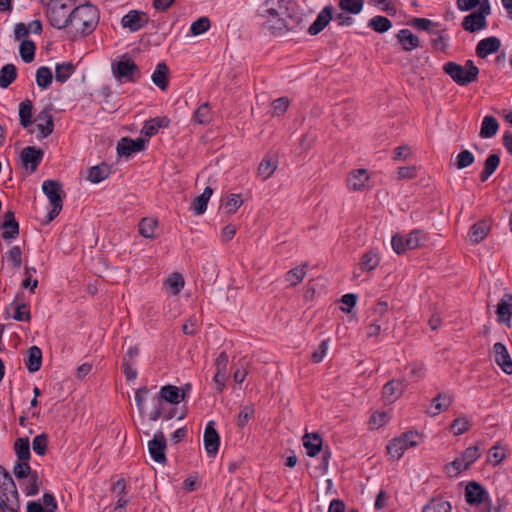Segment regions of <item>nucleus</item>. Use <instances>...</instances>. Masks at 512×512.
I'll use <instances>...</instances> for the list:
<instances>
[{
    "instance_id": "nucleus-1",
    "label": "nucleus",
    "mask_w": 512,
    "mask_h": 512,
    "mask_svg": "<svg viewBox=\"0 0 512 512\" xmlns=\"http://www.w3.org/2000/svg\"><path fill=\"white\" fill-rule=\"evenodd\" d=\"M98 10L91 4L73 8L67 25V33L72 38L82 37L94 31L98 24Z\"/></svg>"
},
{
    "instance_id": "nucleus-2",
    "label": "nucleus",
    "mask_w": 512,
    "mask_h": 512,
    "mask_svg": "<svg viewBox=\"0 0 512 512\" xmlns=\"http://www.w3.org/2000/svg\"><path fill=\"white\" fill-rule=\"evenodd\" d=\"M291 0H265L262 15L267 18L266 28L274 35H283L288 31L287 17H290Z\"/></svg>"
},
{
    "instance_id": "nucleus-3",
    "label": "nucleus",
    "mask_w": 512,
    "mask_h": 512,
    "mask_svg": "<svg viewBox=\"0 0 512 512\" xmlns=\"http://www.w3.org/2000/svg\"><path fill=\"white\" fill-rule=\"evenodd\" d=\"M19 509V496L14 480L0 465V512H18Z\"/></svg>"
},
{
    "instance_id": "nucleus-4",
    "label": "nucleus",
    "mask_w": 512,
    "mask_h": 512,
    "mask_svg": "<svg viewBox=\"0 0 512 512\" xmlns=\"http://www.w3.org/2000/svg\"><path fill=\"white\" fill-rule=\"evenodd\" d=\"M76 0H50L47 4L49 23L57 29H66Z\"/></svg>"
},
{
    "instance_id": "nucleus-5",
    "label": "nucleus",
    "mask_w": 512,
    "mask_h": 512,
    "mask_svg": "<svg viewBox=\"0 0 512 512\" xmlns=\"http://www.w3.org/2000/svg\"><path fill=\"white\" fill-rule=\"evenodd\" d=\"M443 71L460 86L476 81L479 74V69L472 60H467L464 66L456 62H447L443 66Z\"/></svg>"
},
{
    "instance_id": "nucleus-6",
    "label": "nucleus",
    "mask_w": 512,
    "mask_h": 512,
    "mask_svg": "<svg viewBox=\"0 0 512 512\" xmlns=\"http://www.w3.org/2000/svg\"><path fill=\"white\" fill-rule=\"evenodd\" d=\"M427 241V235L422 230H413L406 236L396 234L392 237L391 244L397 254H403L406 250L422 247Z\"/></svg>"
},
{
    "instance_id": "nucleus-7",
    "label": "nucleus",
    "mask_w": 512,
    "mask_h": 512,
    "mask_svg": "<svg viewBox=\"0 0 512 512\" xmlns=\"http://www.w3.org/2000/svg\"><path fill=\"white\" fill-rule=\"evenodd\" d=\"M42 190L52 206L47 214V222H50L54 220L62 210V185L55 180H45L42 184Z\"/></svg>"
},
{
    "instance_id": "nucleus-8",
    "label": "nucleus",
    "mask_w": 512,
    "mask_h": 512,
    "mask_svg": "<svg viewBox=\"0 0 512 512\" xmlns=\"http://www.w3.org/2000/svg\"><path fill=\"white\" fill-rule=\"evenodd\" d=\"M418 433L409 431L403 433L400 437L392 439L387 445V454L390 459L398 460L402 457L405 450L418 445Z\"/></svg>"
},
{
    "instance_id": "nucleus-9",
    "label": "nucleus",
    "mask_w": 512,
    "mask_h": 512,
    "mask_svg": "<svg viewBox=\"0 0 512 512\" xmlns=\"http://www.w3.org/2000/svg\"><path fill=\"white\" fill-rule=\"evenodd\" d=\"M112 71L114 77L120 82H134L135 75L139 77V68L133 60L123 57L116 63H112Z\"/></svg>"
},
{
    "instance_id": "nucleus-10",
    "label": "nucleus",
    "mask_w": 512,
    "mask_h": 512,
    "mask_svg": "<svg viewBox=\"0 0 512 512\" xmlns=\"http://www.w3.org/2000/svg\"><path fill=\"white\" fill-rule=\"evenodd\" d=\"M491 8L490 4L485 5L483 8H479L476 11L471 12L464 17L462 21V27L465 31L474 33L486 27V17L490 15Z\"/></svg>"
},
{
    "instance_id": "nucleus-11",
    "label": "nucleus",
    "mask_w": 512,
    "mask_h": 512,
    "mask_svg": "<svg viewBox=\"0 0 512 512\" xmlns=\"http://www.w3.org/2000/svg\"><path fill=\"white\" fill-rule=\"evenodd\" d=\"M148 450L151 458L157 463L166 461V438L162 432H157L153 439L148 442Z\"/></svg>"
},
{
    "instance_id": "nucleus-12",
    "label": "nucleus",
    "mask_w": 512,
    "mask_h": 512,
    "mask_svg": "<svg viewBox=\"0 0 512 512\" xmlns=\"http://www.w3.org/2000/svg\"><path fill=\"white\" fill-rule=\"evenodd\" d=\"M492 353L494 361L501 370L507 375L512 374V359L506 346L501 342H497L493 345Z\"/></svg>"
},
{
    "instance_id": "nucleus-13",
    "label": "nucleus",
    "mask_w": 512,
    "mask_h": 512,
    "mask_svg": "<svg viewBox=\"0 0 512 512\" xmlns=\"http://www.w3.org/2000/svg\"><path fill=\"white\" fill-rule=\"evenodd\" d=\"M43 151L34 146L25 147L20 154L22 166L26 169L30 168L32 172L36 171L38 165L43 158Z\"/></svg>"
},
{
    "instance_id": "nucleus-14",
    "label": "nucleus",
    "mask_w": 512,
    "mask_h": 512,
    "mask_svg": "<svg viewBox=\"0 0 512 512\" xmlns=\"http://www.w3.org/2000/svg\"><path fill=\"white\" fill-rule=\"evenodd\" d=\"M147 139L137 138L132 140L130 138H122L117 144V152L120 156L129 157L133 153L144 150Z\"/></svg>"
},
{
    "instance_id": "nucleus-15",
    "label": "nucleus",
    "mask_w": 512,
    "mask_h": 512,
    "mask_svg": "<svg viewBox=\"0 0 512 512\" xmlns=\"http://www.w3.org/2000/svg\"><path fill=\"white\" fill-rule=\"evenodd\" d=\"M203 441L207 454L210 457H214L219 449L220 437L215 430L212 421L206 425Z\"/></svg>"
},
{
    "instance_id": "nucleus-16",
    "label": "nucleus",
    "mask_w": 512,
    "mask_h": 512,
    "mask_svg": "<svg viewBox=\"0 0 512 512\" xmlns=\"http://www.w3.org/2000/svg\"><path fill=\"white\" fill-rule=\"evenodd\" d=\"M148 22V17L144 12L132 10L123 16L121 24L124 28H129L130 31L135 32L141 29Z\"/></svg>"
},
{
    "instance_id": "nucleus-17",
    "label": "nucleus",
    "mask_w": 512,
    "mask_h": 512,
    "mask_svg": "<svg viewBox=\"0 0 512 512\" xmlns=\"http://www.w3.org/2000/svg\"><path fill=\"white\" fill-rule=\"evenodd\" d=\"M496 314L499 323L510 325L512 318V294L506 293L503 295L497 304Z\"/></svg>"
},
{
    "instance_id": "nucleus-18",
    "label": "nucleus",
    "mask_w": 512,
    "mask_h": 512,
    "mask_svg": "<svg viewBox=\"0 0 512 512\" xmlns=\"http://www.w3.org/2000/svg\"><path fill=\"white\" fill-rule=\"evenodd\" d=\"M500 39L495 36H490L480 40L476 46V55L479 58H486L488 55L497 52L500 49Z\"/></svg>"
},
{
    "instance_id": "nucleus-19",
    "label": "nucleus",
    "mask_w": 512,
    "mask_h": 512,
    "mask_svg": "<svg viewBox=\"0 0 512 512\" xmlns=\"http://www.w3.org/2000/svg\"><path fill=\"white\" fill-rule=\"evenodd\" d=\"M333 8L331 6L324 7L317 15L316 20L311 24L308 29L310 35H317L320 33L333 19Z\"/></svg>"
},
{
    "instance_id": "nucleus-20",
    "label": "nucleus",
    "mask_w": 512,
    "mask_h": 512,
    "mask_svg": "<svg viewBox=\"0 0 512 512\" xmlns=\"http://www.w3.org/2000/svg\"><path fill=\"white\" fill-rule=\"evenodd\" d=\"M185 398V392L180 393V388L173 385H166L160 389L158 402L166 401L170 404H179Z\"/></svg>"
},
{
    "instance_id": "nucleus-21",
    "label": "nucleus",
    "mask_w": 512,
    "mask_h": 512,
    "mask_svg": "<svg viewBox=\"0 0 512 512\" xmlns=\"http://www.w3.org/2000/svg\"><path fill=\"white\" fill-rule=\"evenodd\" d=\"M369 175L365 169L352 171L347 178V187L352 191H361L365 189Z\"/></svg>"
},
{
    "instance_id": "nucleus-22",
    "label": "nucleus",
    "mask_w": 512,
    "mask_h": 512,
    "mask_svg": "<svg viewBox=\"0 0 512 512\" xmlns=\"http://www.w3.org/2000/svg\"><path fill=\"white\" fill-rule=\"evenodd\" d=\"M35 121L38 122L37 128L40 131V138H46L53 132L54 121L48 109L39 112Z\"/></svg>"
},
{
    "instance_id": "nucleus-23",
    "label": "nucleus",
    "mask_w": 512,
    "mask_h": 512,
    "mask_svg": "<svg viewBox=\"0 0 512 512\" xmlns=\"http://www.w3.org/2000/svg\"><path fill=\"white\" fill-rule=\"evenodd\" d=\"M404 384L401 380H391L387 382L382 390L383 398L390 403L396 401L404 392Z\"/></svg>"
},
{
    "instance_id": "nucleus-24",
    "label": "nucleus",
    "mask_w": 512,
    "mask_h": 512,
    "mask_svg": "<svg viewBox=\"0 0 512 512\" xmlns=\"http://www.w3.org/2000/svg\"><path fill=\"white\" fill-rule=\"evenodd\" d=\"M486 491L477 482H470L465 489V499L470 505H477L484 501Z\"/></svg>"
},
{
    "instance_id": "nucleus-25",
    "label": "nucleus",
    "mask_w": 512,
    "mask_h": 512,
    "mask_svg": "<svg viewBox=\"0 0 512 512\" xmlns=\"http://www.w3.org/2000/svg\"><path fill=\"white\" fill-rule=\"evenodd\" d=\"M26 368L30 373L37 372L41 368L42 364V351L37 346H32L27 350L26 357L24 359Z\"/></svg>"
},
{
    "instance_id": "nucleus-26",
    "label": "nucleus",
    "mask_w": 512,
    "mask_h": 512,
    "mask_svg": "<svg viewBox=\"0 0 512 512\" xmlns=\"http://www.w3.org/2000/svg\"><path fill=\"white\" fill-rule=\"evenodd\" d=\"M0 227L3 229L2 236L4 239H12L18 235L19 225L12 211L5 212L4 221Z\"/></svg>"
},
{
    "instance_id": "nucleus-27",
    "label": "nucleus",
    "mask_w": 512,
    "mask_h": 512,
    "mask_svg": "<svg viewBox=\"0 0 512 512\" xmlns=\"http://www.w3.org/2000/svg\"><path fill=\"white\" fill-rule=\"evenodd\" d=\"M278 167L277 157H271L269 155L265 156L263 160L260 162L257 175L262 178V180L269 179Z\"/></svg>"
},
{
    "instance_id": "nucleus-28",
    "label": "nucleus",
    "mask_w": 512,
    "mask_h": 512,
    "mask_svg": "<svg viewBox=\"0 0 512 512\" xmlns=\"http://www.w3.org/2000/svg\"><path fill=\"white\" fill-rule=\"evenodd\" d=\"M397 39L405 51H412L420 45L419 38L409 29L400 30L397 34Z\"/></svg>"
},
{
    "instance_id": "nucleus-29",
    "label": "nucleus",
    "mask_w": 512,
    "mask_h": 512,
    "mask_svg": "<svg viewBox=\"0 0 512 512\" xmlns=\"http://www.w3.org/2000/svg\"><path fill=\"white\" fill-rule=\"evenodd\" d=\"M18 115L23 128L27 129L32 125L33 103L30 99H26L19 104Z\"/></svg>"
},
{
    "instance_id": "nucleus-30",
    "label": "nucleus",
    "mask_w": 512,
    "mask_h": 512,
    "mask_svg": "<svg viewBox=\"0 0 512 512\" xmlns=\"http://www.w3.org/2000/svg\"><path fill=\"white\" fill-rule=\"evenodd\" d=\"M303 445L310 457L316 456L322 448V439L318 434H305L303 437Z\"/></svg>"
},
{
    "instance_id": "nucleus-31",
    "label": "nucleus",
    "mask_w": 512,
    "mask_h": 512,
    "mask_svg": "<svg viewBox=\"0 0 512 512\" xmlns=\"http://www.w3.org/2000/svg\"><path fill=\"white\" fill-rule=\"evenodd\" d=\"M168 72L169 69L167 65L164 62H160L157 64L156 69L152 74L153 83L163 91L168 87Z\"/></svg>"
},
{
    "instance_id": "nucleus-32",
    "label": "nucleus",
    "mask_w": 512,
    "mask_h": 512,
    "mask_svg": "<svg viewBox=\"0 0 512 512\" xmlns=\"http://www.w3.org/2000/svg\"><path fill=\"white\" fill-rule=\"evenodd\" d=\"M212 194L213 189L211 187H206L203 193L196 197L192 202L191 210L194 211L196 215L203 214L207 209V204Z\"/></svg>"
},
{
    "instance_id": "nucleus-33",
    "label": "nucleus",
    "mask_w": 512,
    "mask_h": 512,
    "mask_svg": "<svg viewBox=\"0 0 512 512\" xmlns=\"http://www.w3.org/2000/svg\"><path fill=\"white\" fill-rule=\"evenodd\" d=\"M453 397L446 393H439L433 400L432 406L429 413L432 416L438 415L441 411L448 409V407L452 404Z\"/></svg>"
},
{
    "instance_id": "nucleus-34",
    "label": "nucleus",
    "mask_w": 512,
    "mask_h": 512,
    "mask_svg": "<svg viewBox=\"0 0 512 512\" xmlns=\"http://www.w3.org/2000/svg\"><path fill=\"white\" fill-rule=\"evenodd\" d=\"M163 285L172 295H178L183 289L185 281L180 273L174 272L165 279Z\"/></svg>"
},
{
    "instance_id": "nucleus-35",
    "label": "nucleus",
    "mask_w": 512,
    "mask_h": 512,
    "mask_svg": "<svg viewBox=\"0 0 512 512\" xmlns=\"http://www.w3.org/2000/svg\"><path fill=\"white\" fill-rule=\"evenodd\" d=\"M110 174V167L106 164H100L89 168L87 179L91 183H99L105 180Z\"/></svg>"
},
{
    "instance_id": "nucleus-36",
    "label": "nucleus",
    "mask_w": 512,
    "mask_h": 512,
    "mask_svg": "<svg viewBox=\"0 0 512 512\" xmlns=\"http://www.w3.org/2000/svg\"><path fill=\"white\" fill-rule=\"evenodd\" d=\"M489 224L486 221H479L475 223L469 232V240L473 243L482 241L489 232Z\"/></svg>"
},
{
    "instance_id": "nucleus-37",
    "label": "nucleus",
    "mask_w": 512,
    "mask_h": 512,
    "mask_svg": "<svg viewBox=\"0 0 512 512\" xmlns=\"http://www.w3.org/2000/svg\"><path fill=\"white\" fill-rule=\"evenodd\" d=\"M112 492L116 497H118L115 509L124 508L129 503V500L124 497L127 494L126 482L124 479H119L113 484Z\"/></svg>"
},
{
    "instance_id": "nucleus-38",
    "label": "nucleus",
    "mask_w": 512,
    "mask_h": 512,
    "mask_svg": "<svg viewBox=\"0 0 512 512\" xmlns=\"http://www.w3.org/2000/svg\"><path fill=\"white\" fill-rule=\"evenodd\" d=\"M498 128L499 124L493 116H485L481 124L480 137L491 138L497 133Z\"/></svg>"
},
{
    "instance_id": "nucleus-39",
    "label": "nucleus",
    "mask_w": 512,
    "mask_h": 512,
    "mask_svg": "<svg viewBox=\"0 0 512 512\" xmlns=\"http://www.w3.org/2000/svg\"><path fill=\"white\" fill-rule=\"evenodd\" d=\"M500 158L497 154H490L484 162V168L480 173L481 181L485 182L498 168Z\"/></svg>"
},
{
    "instance_id": "nucleus-40",
    "label": "nucleus",
    "mask_w": 512,
    "mask_h": 512,
    "mask_svg": "<svg viewBox=\"0 0 512 512\" xmlns=\"http://www.w3.org/2000/svg\"><path fill=\"white\" fill-rule=\"evenodd\" d=\"M169 121L166 118H154L145 123L141 130V134L146 137L155 135L161 127H166Z\"/></svg>"
},
{
    "instance_id": "nucleus-41",
    "label": "nucleus",
    "mask_w": 512,
    "mask_h": 512,
    "mask_svg": "<svg viewBox=\"0 0 512 512\" xmlns=\"http://www.w3.org/2000/svg\"><path fill=\"white\" fill-rule=\"evenodd\" d=\"M15 454L20 461H29L30 443L27 437L18 438L14 443Z\"/></svg>"
},
{
    "instance_id": "nucleus-42",
    "label": "nucleus",
    "mask_w": 512,
    "mask_h": 512,
    "mask_svg": "<svg viewBox=\"0 0 512 512\" xmlns=\"http://www.w3.org/2000/svg\"><path fill=\"white\" fill-rule=\"evenodd\" d=\"M451 504L442 498L431 499L424 507L422 512H451Z\"/></svg>"
},
{
    "instance_id": "nucleus-43",
    "label": "nucleus",
    "mask_w": 512,
    "mask_h": 512,
    "mask_svg": "<svg viewBox=\"0 0 512 512\" xmlns=\"http://www.w3.org/2000/svg\"><path fill=\"white\" fill-rule=\"evenodd\" d=\"M379 262L380 258L378 254L370 250L362 256L359 266L362 271H372L379 265Z\"/></svg>"
},
{
    "instance_id": "nucleus-44",
    "label": "nucleus",
    "mask_w": 512,
    "mask_h": 512,
    "mask_svg": "<svg viewBox=\"0 0 512 512\" xmlns=\"http://www.w3.org/2000/svg\"><path fill=\"white\" fill-rule=\"evenodd\" d=\"M306 268L307 264L305 263L300 267L289 270L285 275L286 282H288L290 286L298 285L306 276Z\"/></svg>"
},
{
    "instance_id": "nucleus-45",
    "label": "nucleus",
    "mask_w": 512,
    "mask_h": 512,
    "mask_svg": "<svg viewBox=\"0 0 512 512\" xmlns=\"http://www.w3.org/2000/svg\"><path fill=\"white\" fill-rule=\"evenodd\" d=\"M157 220L154 218H143L139 224V233L141 236L149 239L155 237V229L157 227Z\"/></svg>"
},
{
    "instance_id": "nucleus-46",
    "label": "nucleus",
    "mask_w": 512,
    "mask_h": 512,
    "mask_svg": "<svg viewBox=\"0 0 512 512\" xmlns=\"http://www.w3.org/2000/svg\"><path fill=\"white\" fill-rule=\"evenodd\" d=\"M193 120L198 124H208L212 120L211 109L208 102L203 103L196 109Z\"/></svg>"
},
{
    "instance_id": "nucleus-47",
    "label": "nucleus",
    "mask_w": 512,
    "mask_h": 512,
    "mask_svg": "<svg viewBox=\"0 0 512 512\" xmlns=\"http://www.w3.org/2000/svg\"><path fill=\"white\" fill-rule=\"evenodd\" d=\"M35 43L31 40H22L19 47V52L22 60L25 63H30L35 57Z\"/></svg>"
},
{
    "instance_id": "nucleus-48",
    "label": "nucleus",
    "mask_w": 512,
    "mask_h": 512,
    "mask_svg": "<svg viewBox=\"0 0 512 512\" xmlns=\"http://www.w3.org/2000/svg\"><path fill=\"white\" fill-rule=\"evenodd\" d=\"M16 67L13 64H7L0 71V87L7 88L16 78Z\"/></svg>"
},
{
    "instance_id": "nucleus-49",
    "label": "nucleus",
    "mask_w": 512,
    "mask_h": 512,
    "mask_svg": "<svg viewBox=\"0 0 512 512\" xmlns=\"http://www.w3.org/2000/svg\"><path fill=\"white\" fill-rule=\"evenodd\" d=\"M74 66L72 63L64 62L55 67V79L57 82L64 83L73 74Z\"/></svg>"
},
{
    "instance_id": "nucleus-50",
    "label": "nucleus",
    "mask_w": 512,
    "mask_h": 512,
    "mask_svg": "<svg viewBox=\"0 0 512 512\" xmlns=\"http://www.w3.org/2000/svg\"><path fill=\"white\" fill-rule=\"evenodd\" d=\"M52 79L53 75L48 67L42 66L36 71V83L41 89L48 88L52 82Z\"/></svg>"
},
{
    "instance_id": "nucleus-51",
    "label": "nucleus",
    "mask_w": 512,
    "mask_h": 512,
    "mask_svg": "<svg viewBox=\"0 0 512 512\" xmlns=\"http://www.w3.org/2000/svg\"><path fill=\"white\" fill-rule=\"evenodd\" d=\"M339 7L342 11L349 14H359L363 9L362 0H339Z\"/></svg>"
},
{
    "instance_id": "nucleus-52",
    "label": "nucleus",
    "mask_w": 512,
    "mask_h": 512,
    "mask_svg": "<svg viewBox=\"0 0 512 512\" xmlns=\"http://www.w3.org/2000/svg\"><path fill=\"white\" fill-rule=\"evenodd\" d=\"M369 27H371L374 31L378 32V33H384L386 31H388L391 26H392V23L391 21L386 18V17H383V16H374L373 18L370 19L369 21Z\"/></svg>"
},
{
    "instance_id": "nucleus-53",
    "label": "nucleus",
    "mask_w": 512,
    "mask_h": 512,
    "mask_svg": "<svg viewBox=\"0 0 512 512\" xmlns=\"http://www.w3.org/2000/svg\"><path fill=\"white\" fill-rule=\"evenodd\" d=\"M210 28V20L208 17H200L191 24L190 32L193 36L205 33Z\"/></svg>"
},
{
    "instance_id": "nucleus-54",
    "label": "nucleus",
    "mask_w": 512,
    "mask_h": 512,
    "mask_svg": "<svg viewBox=\"0 0 512 512\" xmlns=\"http://www.w3.org/2000/svg\"><path fill=\"white\" fill-rule=\"evenodd\" d=\"M475 160L472 152L463 150L456 156L455 166L457 169H464L470 166Z\"/></svg>"
},
{
    "instance_id": "nucleus-55",
    "label": "nucleus",
    "mask_w": 512,
    "mask_h": 512,
    "mask_svg": "<svg viewBox=\"0 0 512 512\" xmlns=\"http://www.w3.org/2000/svg\"><path fill=\"white\" fill-rule=\"evenodd\" d=\"M48 437L45 433L37 435L32 441V448L38 455H44L47 451Z\"/></svg>"
},
{
    "instance_id": "nucleus-56",
    "label": "nucleus",
    "mask_w": 512,
    "mask_h": 512,
    "mask_svg": "<svg viewBox=\"0 0 512 512\" xmlns=\"http://www.w3.org/2000/svg\"><path fill=\"white\" fill-rule=\"evenodd\" d=\"M469 420L466 417H458L451 423L450 430L454 435H461L468 431Z\"/></svg>"
},
{
    "instance_id": "nucleus-57",
    "label": "nucleus",
    "mask_w": 512,
    "mask_h": 512,
    "mask_svg": "<svg viewBox=\"0 0 512 512\" xmlns=\"http://www.w3.org/2000/svg\"><path fill=\"white\" fill-rule=\"evenodd\" d=\"M13 473L18 479L28 478L33 472L28 461H18L13 467Z\"/></svg>"
},
{
    "instance_id": "nucleus-58",
    "label": "nucleus",
    "mask_w": 512,
    "mask_h": 512,
    "mask_svg": "<svg viewBox=\"0 0 512 512\" xmlns=\"http://www.w3.org/2000/svg\"><path fill=\"white\" fill-rule=\"evenodd\" d=\"M487 4H489V0H457V7L461 11H470L477 6L483 8Z\"/></svg>"
},
{
    "instance_id": "nucleus-59",
    "label": "nucleus",
    "mask_w": 512,
    "mask_h": 512,
    "mask_svg": "<svg viewBox=\"0 0 512 512\" xmlns=\"http://www.w3.org/2000/svg\"><path fill=\"white\" fill-rule=\"evenodd\" d=\"M480 455L478 446H470L462 453L461 457L462 461H464L469 468L470 465L480 457Z\"/></svg>"
},
{
    "instance_id": "nucleus-60",
    "label": "nucleus",
    "mask_w": 512,
    "mask_h": 512,
    "mask_svg": "<svg viewBox=\"0 0 512 512\" xmlns=\"http://www.w3.org/2000/svg\"><path fill=\"white\" fill-rule=\"evenodd\" d=\"M13 318L17 321H26L29 322L31 320L30 310L25 303L17 304L14 307V315Z\"/></svg>"
},
{
    "instance_id": "nucleus-61",
    "label": "nucleus",
    "mask_w": 512,
    "mask_h": 512,
    "mask_svg": "<svg viewBox=\"0 0 512 512\" xmlns=\"http://www.w3.org/2000/svg\"><path fill=\"white\" fill-rule=\"evenodd\" d=\"M411 368L410 370V377L412 381H418L425 377L426 367L424 363L422 362H413L409 365Z\"/></svg>"
},
{
    "instance_id": "nucleus-62",
    "label": "nucleus",
    "mask_w": 512,
    "mask_h": 512,
    "mask_svg": "<svg viewBox=\"0 0 512 512\" xmlns=\"http://www.w3.org/2000/svg\"><path fill=\"white\" fill-rule=\"evenodd\" d=\"M242 203L243 201L239 194H231L224 204V208L228 213H235Z\"/></svg>"
},
{
    "instance_id": "nucleus-63",
    "label": "nucleus",
    "mask_w": 512,
    "mask_h": 512,
    "mask_svg": "<svg viewBox=\"0 0 512 512\" xmlns=\"http://www.w3.org/2000/svg\"><path fill=\"white\" fill-rule=\"evenodd\" d=\"M329 349V340H323L318 349L312 353L311 359L315 363H320L327 354Z\"/></svg>"
},
{
    "instance_id": "nucleus-64",
    "label": "nucleus",
    "mask_w": 512,
    "mask_h": 512,
    "mask_svg": "<svg viewBox=\"0 0 512 512\" xmlns=\"http://www.w3.org/2000/svg\"><path fill=\"white\" fill-rule=\"evenodd\" d=\"M505 458V454L501 450L499 446H493L488 454V461L490 464L496 466L499 463L502 462V460Z\"/></svg>"
}]
</instances>
